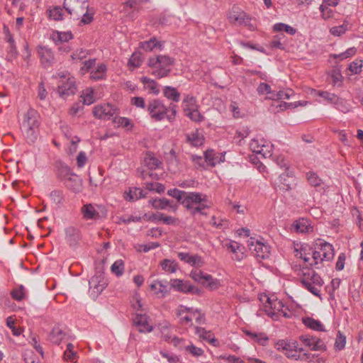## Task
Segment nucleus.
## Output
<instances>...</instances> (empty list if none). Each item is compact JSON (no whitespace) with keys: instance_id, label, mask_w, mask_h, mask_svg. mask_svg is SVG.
<instances>
[{"instance_id":"1","label":"nucleus","mask_w":363,"mask_h":363,"mask_svg":"<svg viewBox=\"0 0 363 363\" xmlns=\"http://www.w3.org/2000/svg\"><path fill=\"white\" fill-rule=\"evenodd\" d=\"M295 256L302 259L306 264L299 272L302 284L313 295L320 298V289L323 285L322 278L308 266L317 269L323 266V262H329L334 257V249L331 244L324 240L315 243L313 250L307 244L297 245L295 247Z\"/></svg>"},{"instance_id":"2","label":"nucleus","mask_w":363,"mask_h":363,"mask_svg":"<svg viewBox=\"0 0 363 363\" xmlns=\"http://www.w3.org/2000/svg\"><path fill=\"white\" fill-rule=\"evenodd\" d=\"M63 7L74 18H82L81 23H90L94 18V9L89 7L87 0H64Z\"/></svg>"},{"instance_id":"3","label":"nucleus","mask_w":363,"mask_h":363,"mask_svg":"<svg viewBox=\"0 0 363 363\" xmlns=\"http://www.w3.org/2000/svg\"><path fill=\"white\" fill-rule=\"evenodd\" d=\"M40 125V116L33 108H30L23 116L20 127L23 137L28 143H33L37 140Z\"/></svg>"},{"instance_id":"4","label":"nucleus","mask_w":363,"mask_h":363,"mask_svg":"<svg viewBox=\"0 0 363 363\" xmlns=\"http://www.w3.org/2000/svg\"><path fill=\"white\" fill-rule=\"evenodd\" d=\"M147 64L152 69V74L161 79L169 76L175 64V60L168 55H159L150 57Z\"/></svg>"},{"instance_id":"5","label":"nucleus","mask_w":363,"mask_h":363,"mask_svg":"<svg viewBox=\"0 0 363 363\" xmlns=\"http://www.w3.org/2000/svg\"><path fill=\"white\" fill-rule=\"evenodd\" d=\"M206 201L207 196L205 194L198 192H186L182 205L195 216L197 213L203 214V211L209 207L206 203Z\"/></svg>"},{"instance_id":"6","label":"nucleus","mask_w":363,"mask_h":363,"mask_svg":"<svg viewBox=\"0 0 363 363\" xmlns=\"http://www.w3.org/2000/svg\"><path fill=\"white\" fill-rule=\"evenodd\" d=\"M277 349L281 350L288 358L296 360L306 361L311 358V354L304 352L303 349L294 340H281L277 343Z\"/></svg>"},{"instance_id":"7","label":"nucleus","mask_w":363,"mask_h":363,"mask_svg":"<svg viewBox=\"0 0 363 363\" xmlns=\"http://www.w3.org/2000/svg\"><path fill=\"white\" fill-rule=\"evenodd\" d=\"M171 114H167V108L158 99H154L149 102L147 110L152 119L160 121L167 118L169 121L173 120L176 116L175 106H172Z\"/></svg>"},{"instance_id":"8","label":"nucleus","mask_w":363,"mask_h":363,"mask_svg":"<svg viewBox=\"0 0 363 363\" xmlns=\"http://www.w3.org/2000/svg\"><path fill=\"white\" fill-rule=\"evenodd\" d=\"M58 75L61 79L57 90L60 96L65 99L74 95L76 91L74 78L67 72L59 73Z\"/></svg>"},{"instance_id":"9","label":"nucleus","mask_w":363,"mask_h":363,"mask_svg":"<svg viewBox=\"0 0 363 363\" xmlns=\"http://www.w3.org/2000/svg\"><path fill=\"white\" fill-rule=\"evenodd\" d=\"M190 277L195 281L202 284L204 287L211 291L218 289L220 286V280L213 278L211 275L204 274L200 269L191 271Z\"/></svg>"},{"instance_id":"10","label":"nucleus","mask_w":363,"mask_h":363,"mask_svg":"<svg viewBox=\"0 0 363 363\" xmlns=\"http://www.w3.org/2000/svg\"><path fill=\"white\" fill-rule=\"evenodd\" d=\"M93 114L94 117L106 121L113 119L114 116L119 114V111L116 106L110 104H104L94 106Z\"/></svg>"},{"instance_id":"11","label":"nucleus","mask_w":363,"mask_h":363,"mask_svg":"<svg viewBox=\"0 0 363 363\" xmlns=\"http://www.w3.org/2000/svg\"><path fill=\"white\" fill-rule=\"evenodd\" d=\"M266 299L264 310L266 313L273 319H277L279 317V313L283 309L284 305L281 301H279L275 297L264 296Z\"/></svg>"},{"instance_id":"12","label":"nucleus","mask_w":363,"mask_h":363,"mask_svg":"<svg viewBox=\"0 0 363 363\" xmlns=\"http://www.w3.org/2000/svg\"><path fill=\"white\" fill-rule=\"evenodd\" d=\"M247 246L251 251L255 252V255L257 258L267 259L269 257L270 247L268 245L250 238L247 240Z\"/></svg>"},{"instance_id":"13","label":"nucleus","mask_w":363,"mask_h":363,"mask_svg":"<svg viewBox=\"0 0 363 363\" xmlns=\"http://www.w3.org/2000/svg\"><path fill=\"white\" fill-rule=\"evenodd\" d=\"M228 18L232 23L248 27L250 30L255 29V26L250 23L251 18L243 11L233 10L230 12Z\"/></svg>"},{"instance_id":"14","label":"nucleus","mask_w":363,"mask_h":363,"mask_svg":"<svg viewBox=\"0 0 363 363\" xmlns=\"http://www.w3.org/2000/svg\"><path fill=\"white\" fill-rule=\"evenodd\" d=\"M89 292L93 298H96L106 286V281L102 274H96L91 278L89 281Z\"/></svg>"},{"instance_id":"15","label":"nucleus","mask_w":363,"mask_h":363,"mask_svg":"<svg viewBox=\"0 0 363 363\" xmlns=\"http://www.w3.org/2000/svg\"><path fill=\"white\" fill-rule=\"evenodd\" d=\"M196 309L188 308L184 306H179L177 310V314L180 318V323L182 325L189 326L192 325V320L194 319Z\"/></svg>"},{"instance_id":"16","label":"nucleus","mask_w":363,"mask_h":363,"mask_svg":"<svg viewBox=\"0 0 363 363\" xmlns=\"http://www.w3.org/2000/svg\"><path fill=\"white\" fill-rule=\"evenodd\" d=\"M171 286L175 290L183 293H191L194 294H200L201 290L197 287L191 285L188 281H183L181 279L171 280Z\"/></svg>"},{"instance_id":"17","label":"nucleus","mask_w":363,"mask_h":363,"mask_svg":"<svg viewBox=\"0 0 363 363\" xmlns=\"http://www.w3.org/2000/svg\"><path fill=\"white\" fill-rule=\"evenodd\" d=\"M150 205L156 210H164L169 208V211L175 212L177 209V205L172 203L167 199H152L148 201Z\"/></svg>"},{"instance_id":"18","label":"nucleus","mask_w":363,"mask_h":363,"mask_svg":"<svg viewBox=\"0 0 363 363\" xmlns=\"http://www.w3.org/2000/svg\"><path fill=\"white\" fill-rule=\"evenodd\" d=\"M227 250L233 254L232 258L237 261H241L245 257V247L235 241H230L225 244Z\"/></svg>"},{"instance_id":"19","label":"nucleus","mask_w":363,"mask_h":363,"mask_svg":"<svg viewBox=\"0 0 363 363\" xmlns=\"http://www.w3.org/2000/svg\"><path fill=\"white\" fill-rule=\"evenodd\" d=\"M67 335L65 330L59 325L53 327L48 335V340L51 343L57 345H59L62 341L67 340Z\"/></svg>"},{"instance_id":"20","label":"nucleus","mask_w":363,"mask_h":363,"mask_svg":"<svg viewBox=\"0 0 363 363\" xmlns=\"http://www.w3.org/2000/svg\"><path fill=\"white\" fill-rule=\"evenodd\" d=\"M308 184L315 188L318 191H325L326 185L323 180L314 172L310 171L306 174Z\"/></svg>"},{"instance_id":"21","label":"nucleus","mask_w":363,"mask_h":363,"mask_svg":"<svg viewBox=\"0 0 363 363\" xmlns=\"http://www.w3.org/2000/svg\"><path fill=\"white\" fill-rule=\"evenodd\" d=\"M38 54L40 57L42 64L45 67H50L55 62V57L50 49L46 47H39Z\"/></svg>"},{"instance_id":"22","label":"nucleus","mask_w":363,"mask_h":363,"mask_svg":"<svg viewBox=\"0 0 363 363\" xmlns=\"http://www.w3.org/2000/svg\"><path fill=\"white\" fill-rule=\"evenodd\" d=\"M178 257L184 262L194 267H201L204 263L201 257L197 255H191L188 252H179Z\"/></svg>"},{"instance_id":"23","label":"nucleus","mask_w":363,"mask_h":363,"mask_svg":"<svg viewBox=\"0 0 363 363\" xmlns=\"http://www.w3.org/2000/svg\"><path fill=\"white\" fill-rule=\"evenodd\" d=\"M225 152H224V154L217 153L213 150H206L204 152L205 162H208L211 166H215L225 161Z\"/></svg>"},{"instance_id":"24","label":"nucleus","mask_w":363,"mask_h":363,"mask_svg":"<svg viewBox=\"0 0 363 363\" xmlns=\"http://www.w3.org/2000/svg\"><path fill=\"white\" fill-rule=\"evenodd\" d=\"M65 239L70 246H75L81 239L79 230L72 226L67 228Z\"/></svg>"},{"instance_id":"25","label":"nucleus","mask_w":363,"mask_h":363,"mask_svg":"<svg viewBox=\"0 0 363 363\" xmlns=\"http://www.w3.org/2000/svg\"><path fill=\"white\" fill-rule=\"evenodd\" d=\"M294 182V177L291 173L287 172L279 176L277 187L284 191H290L292 189L291 184Z\"/></svg>"},{"instance_id":"26","label":"nucleus","mask_w":363,"mask_h":363,"mask_svg":"<svg viewBox=\"0 0 363 363\" xmlns=\"http://www.w3.org/2000/svg\"><path fill=\"white\" fill-rule=\"evenodd\" d=\"M134 323L141 333H149L152 330V327L150 325L149 318L146 315H136Z\"/></svg>"},{"instance_id":"27","label":"nucleus","mask_w":363,"mask_h":363,"mask_svg":"<svg viewBox=\"0 0 363 363\" xmlns=\"http://www.w3.org/2000/svg\"><path fill=\"white\" fill-rule=\"evenodd\" d=\"M64 184L67 188L75 193H78L82 189V181L75 174H73L72 177L64 182Z\"/></svg>"},{"instance_id":"28","label":"nucleus","mask_w":363,"mask_h":363,"mask_svg":"<svg viewBox=\"0 0 363 363\" xmlns=\"http://www.w3.org/2000/svg\"><path fill=\"white\" fill-rule=\"evenodd\" d=\"M140 82L143 83L144 89L147 90L149 94L157 95L160 93L159 85L155 80L147 77H142Z\"/></svg>"},{"instance_id":"29","label":"nucleus","mask_w":363,"mask_h":363,"mask_svg":"<svg viewBox=\"0 0 363 363\" xmlns=\"http://www.w3.org/2000/svg\"><path fill=\"white\" fill-rule=\"evenodd\" d=\"M186 140L191 145L194 147L201 146L204 141L203 135L198 130L186 134Z\"/></svg>"},{"instance_id":"30","label":"nucleus","mask_w":363,"mask_h":363,"mask_svg":"<svg viewBox=\"0 0 363 363\" xmlns=\"http://www.w3.org/2000/svg\"><path fill=\"white\" fill-rule=\"evenodd\" d=\"M160 331L162 334V337L164 340L167 342L171 341L175 346L178 345L180 343L181 340L179 338L177 337H174L172 338L170 328L167 323L160 325Z\"/></svg>"},{"instance_id":"31","label":"nucleus","mask_w":363,"mask_h":363,"mask_svg":"<svg viewBox=\"0 0 363 363\" xmlns=\"http://www.w3.org/2000/svg\"><path fill=\"white\" fill-rule=\"evenodd\" d=\"M107 67L106 65L101 63L97 65L96 67L93 68L90 73V78L93 80L103 79L106 77Z\"/></svg>"},{"instance_id":"32","label":"nucleus","mask_w":363,"mask_h":363,"mask_svg":"<svg viewBox=\"0 0 363 363\" xmlns=\"http://www.w3.org/2000/svg\"><path fill=\"white\" fill-rule=\"evenodd\" d=\"M163 44L158 41L156 38H152L149 40H146L140 43V48L145 51H152L155 48L161 50Z\"/></svg>"},{"instance_id":"33","label":"nucleus","mask_w":363,"mask_h":363,"mask_svg":"<svg viewBox=\"0 0 363 363\" xmlns=\"http://www.w3.org/2000/svg\"><path fill=\"white\" fill-rule=\"evenodd\" d=\"M145 196V194L141 189L133 187L130 188L128 192L125 193L124 199L126 201H133Z\"/></svg>"},{"instance_id":"34","label":"nucleus","mask_w":363,"mask_h":363,"mask_svg":"<svg viewBox=\"0 0 363 363\" xmlns=\"http://www.w3.org/2000/svg\"><path fill=\"white\" fill-rule=\"evenodd\" d=\"M150 220L162 221L167 225H175L178 223V219L170 216H166L164 213H158L156 214H153Z\"/></svg>"},{"instance_id":"35","label":"nucleus","mask_w":363,"mask_h":363,"mask_svg":"<svg viewBox=\"0 0 363 363\" xmlns=\"http://www.w3.org/2000/svg\"><path fill=\"white\" fill-rule=\"evenodd\" d=\"M303 324L308 328L316 331H324V326L318 320H315L313 318L307 317L303 318Z\"/></svg>"},{"instance_id":"36","label":"nucleus","mask_w":363,"mask_h":363,"mask_svg":"<svg viewBox=\"0 0 363 363\" xmlns=\"http://www.w3.org/2000/svg\"><path fill=\"white\" fill-rule=\"evenodd\" d=\"M74 346L72 343H68L67 345L66 350L63 354V359L65 361H69L74 363H76L78 359V355L77 352L74 350Z\"/></svg>"},{"instance_id":"37","label":"nucleus","mask_w":363,"mask_h":363,"mask_svg":"<svg viewBox=\"0 0 363 363\" xmlns=\"http://www.w3.org/2000/svg\"><path fill=\"white\" fill-rule=\"evenodd\" d=\"M82 213L86 220L96 218L99 216V213L92 204L84 205L82 208Z\"/></svg>"},{"instance_id":"38","label":"nucleus","mask_w":363,"mask_h":363,"mask_svg":"<svg viewBox=\"0 0 363 363\" xmlns=\"http://www.w3.org/2000/svg\"><path fill=\"white\" fill-rule=\"evenodd\" d=\"M164 96L174 102H178L180 100V94L178 92L176 88L167 86L163 89Z\"/></svg>"},{"instance_id":"39","label":"nucleus","mask_w":363,"mask_h":363,"mask_svg":"<svg viewBox=\"0 0 363 363\" xmlns=\"http://www.w3.org/2000/svg\"><path fill=\"white\" fill-rule=\"evenodd\" d=\"M245 333L249 336L252 340H255V342H258L259 344L262 345H265L269 340L268 337L266 334L263 333H252L249 330H245Z\"/></svg>"},{"instance_id":"40","label":"nucleus","mask_w":363,"mask_h":363,"mask_svg":"<svg viewBox=\"0 0 363 363\" xmlns=\"http://www.w3.org/2000/svg\"><path fill=\"white\" fill-rule=\"evenodd\" d=\"M292 228L297 233H307L311 227L308 224V221L305 219L296 220L291 225Z\"/></svg>"},{"instance_id":"41","label":"nucleus","mask_w":363,"mask_h":363,"mask_svg":"<svg viewBox=\"0 0 363 363\" xmlns=\"http://www.w3.org/2000/svg\"><path fill=\"white\" fill-rule=\"evenodd\" d=\"M195 333L199 337L206 340L211 343L216 342L213 334L211 331L206 330L203 328L196 327Z\"/></svg>"},{"instance_id":"42","label":"nucleus","mask_w":363,"mask_h":363,"mask_svg":"<svg viewBox=\"0 0 363 363\" xmlns=\"http://www.w3.org/2000/svg\"><path fill=\"white\" fill-rule=\"evenodd\" d=\"M81 98L83 100V103L86 105H90L95 101L94 96V89L91 87L86 88L81 94Z\"/></svg>"},{"instance_id":"43","label":"nucleus","mask_w":363,"mask_h":363,"mask_svg":"<svg viewBox=\"0 0 363 363\" xmlns=\"http://www.w3.org/2000/svg\"><path fill=\"white\" fill-rule=\"evenodd\" d=\"M267 141L262 138L252 139L250 143V148L255 154L258 155L260 153V147H263Z\"/></svg>"},{"instance_id":"44","label":"nucleus","mask_w":363,"mask_h":363,"mask_svg":"<svg viewBox=\"0 0 363 363\" xmlns=\"http://www.w3.org/2000/svg\"><path fill=\"white\" fill-rule=\"evenodd\" d=\"M160 265L168 273H174L177 270V264L174 260L165 259L161 262Z\"/></svg>"},{"instance_id":"45","label":"nucleus","mask_w":363,"mask_h":363,"mask_svg":"<svg viewBox=\"0 0 363 363\" xmlns=\"http://www.w3.org/2000/svg\"><path fill=\"white\" fill-rule=\"evenodd\" d=\"M124 269L125 264L122 259H117L111 267V272L117 277L122 276L124 272Z\"/></svg>"},{"instance_id":"46","label":"nucleus","mask_w":363,"mask_h":363,"mask_svg":"<svg viewBox=\"0 0 363 363\" xmlns=\"http://www.w3.org/2000/svg\"><path fill=\"white\" fill-rule=\"evenodd\" d=\"M330 6H329V4L325 1H323V4L320 6L321 16L324 20H328L334 16V10L330 9Z\"/></svg>"},{"instance_id":"47","label":"nucleus","mask_w":363,"mask_h":363,"mask_svg":"<svg viewBox=\"0 0 363 363\" xmlns=\"http://www.w3.org/2000/svg\"><path fill=\"white\" fill-rule=\"evenodd\" d=\"M273 30L276 32L284 31L290 35H294L296 32V30L294 28L283 23H278L274 24L273 26Z\"/></svg>"},{"instance_id":"48","label":"nucleus","mask_w":363,"mask_h":363,"mask_svg":"<svg viewBox=\"0 0 363 363\" xmlns=\"http://www.w3.org/2000/svg\"><path fill=\"white\" fill-rule=\"evenodd\" d=\"M185 115L188 116L192 121L199 123L203 121L204 117L200 113L198 110V108L195 109H187V111H185Z\"/></svg>"},{"instance_id":"49","label":"nucleus","mask_w":363,"mask_h":363,"mask_svg":"<svg viewBox=\"0 0 363 363\" xmlns=\"http://www.w3.org/2000/svg\"><path fill=\"white\" fill-rule=\"evenodd\" d=\"M210 223L219 229H224L228 226V221L227 220L215 216L211 217Z\"/></svg>"},{"instance_id":"50","label":"nucleus","mask_w":363,"mask_h":363,"mask_svg":"<svg viewBox=\"0 0 363 363\" xmlns=\"http://www.w3.org/2000/svg\"><path fill=\"white\" fill-rule=\"evenodd\" d=\"M50 198L57 205H62L64 202V194L61 190H53L50 194Z\"/></svg>"},{"instance_id":"51","label":"nucleus","mask_w":363,"mask_h":363,"mask_svg":"<svg viewBox=\"0 0 363 363\" xmlns=\"http://www.w3.org/2000/svg\"><path fill=\"white\" fill-rule=\"evenodd\" d=\"M73 174L70 168L66 165H62L57 172L58 177L63 182H65L69 177H72Z\"/></svg>"},{"instance_id":"52","label":"nucleus","mask_w":363,"mask_h":363,"mask_svg":"<svg viewBox=\"0 0 363 363\" xmlns=\"http://www.w3.org/2000/svg\"><path fill=\"white\" fill-rule=\"evenodd\" d=\"M184 111H187V109H195L198 108L196 100L195 97L187 95L184 97Z\"/></svg>"},{"instance_id":"53","label":"nucleus","mask_w":363,"mask_h":363,"mask_svg":"<svg viewBox=\"0 0 363 363\" xmlns=\"http://www.w3.org/2000/svg\"><path fill=\"white\" fill-rule=\"evenodd\" d=\"M73 38L71 32H57L52 35L55 41L67 42Z\"/></svg>"},{"instance_id":"54","label":"nucleus","mask_w":363,"mask_h":363,"mask_svg":"<svg viewBox=\"0 0 363 363\" xmlns=\"http://www.w3.org/2000/svg\"><path fill=\"white\" fill-rule=\"evenodd\" d=\"M273 145L267 141L264 144L263 147H260V153L258 154L262 158L270 157L272 155Z\"/></svg>"},{"instance_id":"55","label":"nucleus","mask_w":363,"mask_h":363,"mask_svg":"<svg viewBox=\"0 0 363 363\" xmlns=\"http://www.w3.org/2000/svg\"><path fill=\"white\" fill-rule=\"evenodd\" d=\"M333 105L335 108L343 113H347L350 111V106L346 100L337 96V100L335 101Z\"/></svg>"},{"instance_id":"56","label":"nucleus","mask_w":363,"mask_h":363,"mask_svg":"<svg viewBox=\"0 0 363 363\" xmlns=\"http://www.w3.org/2000/svg\"><path fill=\"white\" fill-rule=\"evenodd\" d=\"M50 17L55 21L62 19V9L60 6H54L49 10Z\"/></svg>"},{"instance_id":"57","label":"nucleus","mask_w":363,"mask_h":363,"mask_svg":"<svg viewBox=\"0 0 363 363\" xmlns=\"http://www.w3.org/2000/svg\"><path fill=\"white\" fill-rule=\"evenodd\" d=\"M96 65V59H90L83 62L82 66L80 68L82 74H84L86 72H90Z\"/></svg>"},{"instance_id":"58","label":"nucleus","mask_w":363,"mask_h":363,"mask_svg":"<svg viewBox=\"0 0 363 363\" xmlns=\"http://www.w3.org/2000/svg\"><path fill=\"white\" fill-rule=\"evenodd\" d=\"M317 95L322 97L323 99L327 101L328 103L333 104L335 101L337 100V95L325 91H318Z\"/></svg>"},{"instance_id":"59","label":"nucleus","mask_w":363,"mask_h":363,"mask_svg":"<svg viewBox=\"0 0 363 363\" xmlns=\"http://www.w3.org/2000/svg\"><path fill=\"white\" fill-rule=\"evenodd\" d=\"M348 29V25L343 23L342 25L334 26L330 28V32L334 36H340Z\"/></svg>"},{"instance_id":"60","label":"nucleus","mask_w":363,"mask_h":363,"mask_svg":"<svg viewBox=\"0 0 363 363\" xmlns=\"http://www.w3.org/2000/svg\"><path fill=\"white\" fill-rule=\"evenodd\" d=\"M167 194L172 197H174L178 200L182 204L184 201L186 191H180L177 189H169L167 191Z\"/></svg>"},{"instance_id":"61","label":"nucleus","mask_w":363,"mask_h":363,"mask_svg":"<svg viewBox=\"0 0 363 363\" xmlns=\"http://www.w3.org/2000/svg\"><path fill=\"white\" fill-rule=\"evenodd\" d=\"M113 121L118 127L128 128L131 125L130 119L125 117H120L118 115L114 116Z\"/></svg>"},{"instance_id":"62","label":"nucleus","mask_w":363,"mask_h":363,"mask_svg":"<svg viewBox=\"0 0 363 363\" xmlns=\"http://www.w3.org/2000/svg\"><path fill=\"white\" fill-rule=\"evenodd\" d=\"M346 343V337L342 335L340 331H338L335 342V347L337 350H342Z\"/></svg>"},{"instance_id":"63","label":"nucleus","mask_w":363,"mask_h":363,"mask_svg":"<svg viewBox=\"0 0 363 363\" xmlns=\"http://www.w3.org/2000/svg\"><path fill=\"white\" fill-rule=\"evenodd\" d=\"M142 62L140 55L138 53H133L129 59L128 66L133 69L140 66Z\"/></svg>"},{"instance_id":"64","label":"nucleus","mask_w":363,"mask_h":363,"mask_svg":"<svg viewBox=\"0 0 363 363\" xmlns=\"http://www.w3.org/2000/svg\"><path fill=\"white\" fill-rule=\"evenodd\" d=\"M6 325L11 330L13 335L18 336L21 334L22 330L16 327L14 319L12 317H9L6 319Z\"/></svg>"}]
</instances>
